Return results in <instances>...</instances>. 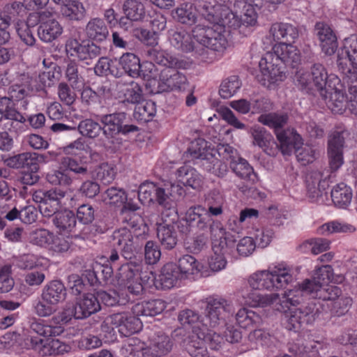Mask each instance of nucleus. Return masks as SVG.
Segmentation results:
<instances>
[{
  "label": "nucleus",
  "mask_w": 357,
  "mask_h": 357,
  "mask_svg": "<svg viewBox=\"0 0 357 357\" xmlns=\"http://www.w3.org/2000/svg\"><path fill=\"white\" fill-rule=\"evenodd\" d=\"M78 130L82 136L94 139L99 136L102 126L91 119L81 121L78 125Z\"/></svg>",
  "instance_id": "obj_63"
},
{
  "label": "nucleus",
  "mask_w": 357,
  "mask_h": 357,
  "mask_svg": "<svg viewBox=\"0 0 357 357\" xmlns=\"http://www.w3.org/2000/svg\"><path fill=\"white\" fill-rule=\"evenodd\" d=\"M30 342L32 349H39V353L43 356L62 355L68 353L71 349L69 344L59 339H52L44 343L42 339L31 337Z\"/></svg>",
  "instance_id": "obj_19"
},
{
  "label": "nucleus",
  "mask_w": 357,
  "mask_h": 357,
  "mask_svg": "<svg viewBox=\"0 0 357 357\" xmlns=\"http://www.w3.org/2000/svg\"><path fill=\"white\" fill-rule=\"evenodd\" d=\"M177 270L181 273V278H187L195 274L198 270V261L190 255H185L178 261Z\"/></svg>",
  "instance_id": "obj_61"
},
{
  "label": "nucleus",
  "mask_w": 357,
  "mask_h": 357,
  "mask_svg": "<svg viewBox=\"0 0 357 357\" xmlns=\"http://www.w3.org/2000/svg\"><path fill=\"white\" fill-rule=\"evenodd\" d=\"M77 303H67L62 312L54 316L51 319H41L32 317L29 321V327L31 332L44 337H53L61 335L64 328L58 324L69 322L73 318L82 319L78 315L79 310Z\"/></svg>",
  "instance_id": "obj_2"
},
{
  "label": "nucleus",
  "mask_w": 357,
  "mask_h": 357,
  "mask_svg": "<svg viewBox=\"0 0 357 357\" xmlns=\"http://www.w3.org/2000/svg\"><path fill=\"white\" fill-rule=\"evenodd\" d=\"M193 36L184 30H175L169 32V40L172 45L178 50L184 52H192L195 56L201 57L202 60H206L207 53L204 47L197 46L192 39Z\"/></svg>",
  "instance_id": "obj_15"
},
{
  "label": "nucleus",
  "mask_w": 357,
  "mask_h": 357,
  "mask_svg": "<svg viewBox=\"0 0 357 357\" xmlns=\"http://www.w3.org/2000/svg\"><path fill=\"white\" fill-rule=\"evenodd\" d=\"M138 272L137 266L132 262L122 264L115 275L116 283L119 287H123L136 278Z\"/></svg>",
  "instance_id": "obj_50"
},
{
  "label": "nucleus",
  "mask_w": 357,
  "mask_h": 357,
  "mask_svg": "<svg viewBox=\"0 0 357 357\" xmlns=\"http://www.w3.org/2000/svg\"><path fill=\"white\" fill-rule=\"evenodd\" d=\"M332 201L339 208H345L351 203L352 190L344 183L337 184L331 192Z\"/></svg>",
  "instance_id": "obj_41"
},
{
  "label": "nucleus",
  "mask_w": 357,
  "mask_h": 357,
  "mask_svg": "<svg viewBox=\"0 0 357 357\" xmlns=\"http://www.w3.org/2000/svg\"><path fill=\"white\" fill-rule=\"evenodd\" d=\"M241 6L243 8V12L240 15L238 14V9L236 8L238 29L241 28L242 26L248 27L255 25L257 15L254 7L251 4L247 3L240 5V7Z\"/></svg>",
  "instance_id": "obj_57"
},
{
  "label": "nucleus",
  "mask_w": 357,
  "mask_h": 357,
  "mask_svg": "<svg viewBox=\"0 0 357 357\" xmlns=\"http://www.w3.org/2000/svg\"><path fill=\"white\" fill-rule=\"evenodd\" d=\"M78 315L82 319L86 318L100 310V304L96 294H88L79 298L77 302Z\"/></svg>",
  "instance_id": "obj_39"
},
{
  "label": "nucleus",
  "mask_w": 357,
  "mask_h": 357,
  "mask_svg": "<svg viewBox=\"0 0 357 357\" xmlns=\"http://www.w3.org/2000/svg\"><path fill=\"white\" fill-rule=\"evenodd\" d=\"M230 168L241 178L255 182L257 176L248 161L240 156L230 162Z\"/></svg>",
  "instance_id": "obj_42"
},
{
  "label": "nucleus",
  "mask_w": 357,
  "mask_h": 357,
  "mask_svg": "<svg viewBox=\"0 0 357 357\" xmlns=\"http://www.w3.org/2000/svg\"><path fill=\"white\" fill-rule=\"evenodd\" d=\"M204 214L205 208L200 205L190 207L185 217L178 221V229L181 233L187 235L191 232L193 227H196L199 230L204 229L206 227V221L202 218V215Z\"/></svg>",
  "instance_id": "obj_17"
},
{
  "label": "nucleus",
  "mask_w": 357,
  "mask_h": 357,
  "mask_svg": "<svg viewBox=\"0 0 357 357\" xmlns=\"http://www.w3.org/2000/svg\"><path fill=\"white\" fill-rule=\"evenodd\" d=\"M126 119V114L123 112L105 114L100 116V121L103 124L102 127L103 135L106 139L104 146L112 150L118 149L122 139L116 135L119 133L127 135L130 132L138 131L139 128L135 125H123Z\"/></svg>",
  "instance_id": "obj_5"
},
{
  "label": "nucleus",
  "mask_w": 357,
  "mask_h": 357,
  "mask_svg": "<svg viewBox=\"0 0 357 357\" xmlns=\"http://www.w3.org/2000/svg\"><path fill=\"white\" fill-rule=\"evenodd\" d=\"M302 300L301 291L295 287L285 291L282 294V296H280L278 294V298L274 302V304L272 305L278 311L287 312V311L292 310L291 307L298 305Z\"/></svg>",
  "instance_id": "obj_28"
},
{
  "label": "nucleus",
  "mask_w": 357,
  "mask_h": 357,
  "mask_svg": "<svg viewBox=\"0 0 357 357\" xmlns=\"http://www.w3.org/2000/svg\"><path fill=\"white\" fill-rule=\"evenodd\" d=\"M124 14L131 21H142L146 15L144 5L138 0H126L123 4Z\"/></svg>",
  "instance_id": "obj_47"
},
{
  "label": "nucleus",
  "mask_w": 357,
  "mask_h": 357,
  "mask_svg": "<svg viewBox=\"0 0 357 357\" xmlns=\"http://www.w3.org/2000/svg\"><path fill=\"white\" fill-rule=\"evenodd\" d=\"M321 96L333 113L342 114L347 110V96L342 90L335 88L328 93L325 89Z\"/></svg>",
  "instance_id": "obj_30"
},
{
  "label": "nucleus",
  "mask_w": 357,
  "mask_h": 357,
  "mask_svg": "<svg viewBox=\"0 0 357 357\" xmlns=\"http://www.w3.org/2000/svg\"><path fill=\"white\" fill-rule=\"evenodd\" d=\"M269 33L274 41H280L287 44L294 43L299 36L296 26L289 23L282 22L273 24L269 30Z\"/></svg>",
  "instance_id": "obj_24"
},
{
  "label": "nucleus",
  "mask_w": 357,
  "mask_h": 357,
  "mask_svg": "<svg viewBox=\"0 0 357 357\" xmlns=\"http://www.w3.org/2000/svg\"><path fill=\"white\" fill-rule=\"evenodd\" d=\"M314 31L320 41L322 51L328 55L333 54L337 48V41L331 27L326 22H318L315 24Z\"/></svg>",
  "instance_id": "obj_20"
},
{
  "label": "nucleus",
  "mask_w": 357,
  "mask_h": 357,
  "mask_svg": "<svg viewBox=\"0 0 357 357\" xmlns=\"http://www.w3.org/2000/svg\"><path fill=\"white\" fill-rule=\"evenodd\" d=\"M248 340L256 346L270 348L274 344L275 338L264 329H256L249 333Z\"/></svg>",
  "instance_id": "obj_55"
},
{
  "label": "nucleus",
  "mask_w": 357,
  "mask_h": 357,
  "mask_svg": "<svg viewBox=\"0 0 357 357\" xmlns=\"http://www.w3.org/2000/svg\"><path fill=\"white\" fill-rule=\"evenodd\" d=\"M294 281L293 270L284 263L270 266L267 270L257 271L247 278L249 288L271 291L285 288Z\"/></svg>",
  "instance_id": "obj_1"
},
{
  "label": "nucleus",
  "mask_w": 357,
  "mask_h": 357,
  "mask_svg": "<svg viewBox=\"0 0 357 357\" xmlns=\"http://www.w3.org/2000/svg\"><path fill=\"white\" fill-rule=\"evenodd\" d=\"M202 218L206 221V227L200 229L205 231L208 229L211 240L212 241L213 250L223 251L227 247H231L236 241L235 236L229 232H227L223 225L218 220L212 219L206 213L202 215Z\"/></svg>",
  "instance_id": "obj_9"
},
{
  "label": "nucleus",
  "mask_w": 357,
  "mask_h": 357,
  "mask_svg": "<svg viewBox=\"0 0 357 357\" xmlns=\"http://www.w3.org/2000/svg\"><path fill=\"white\" fill-rule=\"evenodd\" d=\"M156 106L153 101H146L143 105L138 104L135 108L133 117L138 121L149 122L155 115Z\"/></svg>",
  "instance_id": "obj_58"
},
{
  "label": "nucleus",
  "mask_w": 357,
  "mask_h": 357,
  "mask_svg": "<svg viewBox=\"0 0 357 357\" xmlns=\"http://www.w3.org/2000/svg\"><path fill=\"white\" fill-rule=\"evenodd\" d=\"M318 308L314 302L294 310L283 312L282 324L288 331H298L303 324H312L317 318Z\"/></svg>",
  "instance_id": "obj_7"
},
{
  "label": "nucleus",
  "mask_w": 357,
  "mask_h": 357,
  "mask_svg": "<svg viewBox=\"0 0 357 357\" xmlns=\"http://www.w3.org/2000/svg\"><path fill=\"white\" fill-rule=\"evenodd\" d=\"M225 199L218 192H210L206 198V204L208 207L207 214L211 217L218 216L223 213Z\"/></svg>",
  "instance_id": "obj_56"
},
{
  "label": "nucleus",
  "mask_w": 357,
  "mask_h": 357,
  "mask_svg": "<svg viewBox=\"0 0 357 357\" xmlns=\"http://www.w3.org/2000/svg\"><path fill=\"white\" fill-rule=\"evenodd\" d=\"M174 17L182 24L192 25L197 20V13L193 3H183L174 12Z\"/></svg>",
  "instance_id": "obj_46"
},
{
  "label": "nucleus",
  "mask_w": 357,
  "mask_h": 357,
  "mask_svg": "<svg viewBox=\"0 0 357 357\" xmlns=\"http://www.w3.org/2000/svg\"><path fill=\"white\" fill-rule=\"evenodd\" d=\"M205 335L202 331L193 333L185 342L187 352L192 357H208Z\"/></svg>",
  "instance_id": "obj_31"
},
{
  "label": "nucleus",
  "mask_w": 357,
  "mask_h": 357,
  "mask_svg": "<svg viewBox=\"0 0 357 357\" xmlns=\"http://www.w3.org/2000/svg\"><path fill=\"white\" fill-rule=\"evenodd\" d=\"M61 14L69 20L80 21L85 17L86 10L82 3L75 0L61 7Z\"/></svg>",
  "instance_id": "obj_49"
},
{
  "label": "nucleus",
  "mask_w": 357,
  "mask_h": 357,
  "mask_svg": "<svg viewBox=\"0 0 357 357\" xmlns=\"http://www.w3.org/2000/svg\"><path fill=\"white\" fill-rule=\"evenodd\" d=\"M117 87L124 91L125 101L132 104H139L144 99L142 89L141 86L135 82H131L129 84L119 82Z\"/></svg>",
  "instance_id": "obj_45"
},
{
  "label": "nucleus",
  "mask_w": 357,
  "mask_h": 357,
  "mask_svg": "<svg viewBox=\"0 0 357 357\" xmlns=\"http://www.w3.org/2000/svg\"><path fill=\"white\" fill-rule=\"evenodd\" d=\"M250 133L253 138L254 144L261 148L266 154L273 156L278 153L279 145L264 128L254 126L250 128Z\"/></svg>",
  "instance_id": "obj_21"
},
{
  "label": "nucleus",
  "mask_w": 357,
  "mask_h": 357,
  "mask_svg": "<svg viewBox=\"0 0 357 357\" xmlns=\"http://www.w3.org/2000/svg\"><path fill=\"white\" fill-rule=\"evenodd\" d=\"M177 68H165L161 70L156 93L181 91L186 89L188 79L184 74L177 70Z\"/></svg>",
  "instance_id": "obj_13"
},
{
  "label": "nucleus",
  "mask_w": 357,
  "mask_h": 357,
  "mask_svg": "<svg viewBox=\"0 0 357 357\" xmlns=\"http://www.w3.org/2000/svg\"><path fill=\"white\" fill-rule=\"evenodd\" d=\"M62 164L67 169L79 176L86 177L89 174V164L80 157H65Z\"/></svg>",
  "instance_id": "obj_53"
},
{
  "label": "nucleus",
  "mask_w": 357,
  "mask_h": 357,
  "mask_svg": "<svg viewBox=\"0 0 357 357\" xmlns=\"http://www.w3.org/2000/svg\"><path fill=\"white\" fill-rule=\"evenodd\" d=\"M6 164L10 167L14 169L27 167L28 169H39L36 154L29 152L20 153L8 158Z\"/></svg>",
  "instance_id": "obj_40"
},
{
  "label": "nucleus",
  "mask_w": 357,
  "mask_h": 357,
  "mask_svg": "<svg viewBox=\"0 0 357 357\" xmlns=\"http://www.w3.org/2000/svg\"><path fill=\"white\" fill-rule=\"evenodd\" d=\"M54 226L61 234H68L75 230L77 225L76 217L74 213L64 210L56 213L52 219Z\"/></svg>",
  "instance_id": "obj_35"
},
{
  "label": "nucleus",
  "mask_w": 357,
  "mask_h": 357,
  "mask_svg": "<svg viewBox=\"0 0 357 357\" xmlns=\"http://www.w3.org/2000/svg\"><path fill=\"white\" fill-rule=\"evenodd\" d=\"M85 32L88 38L97 43L105 40L109 36V30L105 22L98 17L93 18L88 22Z\"/></svg>",
  "instance_id": "obj_34"
},
{
  "label": "nucleus",
  "mask_w": 357,
  "mask_h": 357,
  "mask_svg": "<svg viewBox=\"0 0 357 357\" xmlns=\"http://www.w3.org/2000/svg\"><path fill=\"white\" fill-rule=\"evenodd\" d=\"M36 84V79L29 73H17L13 83L8 90V95L13 101L22 100L30 96L34 90H39Z\"/></svg>",
  "instance_id": "obj_14"
},
{
  "label": "nucleus",
  "mask_w": 357,
  "mask_h": 357,
  "mask_svg": "<svg viewBox=\"0 0 357 357\" xmlns=\"http://www.w3.org/2000/svg\"><path fill=\"white\" fill-rule=\"evenodd\" d=\"M41 297L57 305L66 299V289L61 281L52 280L43 288Z\"/></svg>",
  "instance_id": "obj_33"
},
{
  "label": "nucleus",
  "mask_w": 357,
  "mask_h": 357,
  "mask_svg": "<svg viewBox=\"0 0 357 357\" xmlns=\"http://www.w3.org/2000/svg\"><path fill=\"white\" fill-rule=\"evenodd\" d=\"M119 65L129 76L138 77L140 75V61L135 54L130 52L123 54L119 59Z\"/></svg>",
  "instance_id": "obj_43"
},
{
  "label": "nucleus",
  "mask_w": 357,
  "mask_h": 357,
  "mask_svg": "<svg viewBox=\"0 0 357 357\" xmlns=\"http://www.w3.org/2000/svg\"><path fill=\"white\" fill-rule=\"evenodd\" d=\"M348 87L347 95V109L351 114H357V75L352 74L347 77Z\"/></svg>",
  "instance_id": "obj_54"
},
{
  "label": "nucleus",
  "mask_w": 357,
  "mask_h": 357,
  "mask_svg": "<svg viewBox=\"0 0 357 357\" xmlns=\"http://www.w3.org/2000/svg\"><path fill=\"white\" fill-rule=\"evenodd\" d=\"M66 77L73 88H80L84 84V79L79 71V65L75 61H70L67 64Z\"/></svg>",
  "instance_id": "obj_62"
},
{
  "label": "nucleus",
  "mask_w": 357,
  "mask_h": 357,
  "mask_svg": "<svg viewBox=\"0 0 357 357\" xmlns=\"http://www.w3.org/2000/svg\"><path fill=\"white\" fill-rule=\"evenodd\" d=\"M65 49L68 55L77 58L86 65H91L94 59L103 54V49L93 42L80 43L77 39L73 38L66 40Z\"/></svg>",
  "instance_id": "obj_8"
},
{
  "label": "nucleus",
  "mask_w": 357,
  "mask_h": 357,
  "mask_svg": "<svg viewBox=\"0 0 357 357\" xmlns=\"http://www.w3.org/2000/svg\"><path fill=\"white\" fill-rule=\"evenodd\" d=\"M182 278L176 265L174 263H167L162 268L160 274L156 279L155 286L162 289H169Z\"/></svg>",
  "instance_id": "obj_27"
},
{
  "label": "nucleus",
  "mask_w": 357,
  "mask_h": 357,
  "mask_svg": "<svg viewBox=\"0 0 357 357\" xmlns=\"http://www.w3.org/2000/svg\"><path fill=\"white\" fill-rule=\"evenodd\" d=\"M259 67L263 76L261 80L263 85H266V82L275 84L283 81L286 77L285 73L282 68L279 66L278 61H274L273 53H267L266 57L261 59Z\"/></svg>",
  "instance_id": "obj_16"
},
{
  "label": "nucleus",
  "mask_w": 357,
  "mask_h": 357,
  "mask_svg": "<svg viewBox=\"0 0 357 357\" xmlns=\"http://www.w3.org/2000/svg\"><path fill=\"white\" fill-rule=\"evenodd\" d=\"M310 74L315 89L319 91L320 95H323L328 78L325 67L321 63H314L311 67Z\"/></svg>",
  "instance_id": "obj_51"
},
{
  "label": "nucleus",
  "mask_w": 357,
  "mask_h": 357,
  "mask_svg": "<svg viewBox=\"0 0 357 357\" xmlns=\"http://www.w3.org/2000/svg\"><path fill=\"white\" fill-rule=\"evenodd\" d=\"M259 122L275 130L277 138L280 142V149L284 155H289L295 145L301 140V136L293 129L281 130L287 123L288 115L284 113H269L261 114L258 118Z\"/></svg>",
  "instance_id": "obj_3"
},
{
  "label": "nucleus",
  "mask_w": 357,
  "mask_h": 357,
  "mask_svg": "<svg viewBox=\"0 0 357 357\" xmlns=\"http://www.w3.org/2000/svg\"><path fill=\"white\" fill-rule=\"evenodd\" d=\"M105 91V87H98L95 91L90 87L84 88L81 93V100L83 104L89 107L90 109H94L102 103V96Z\"/></svg>",
  "instance_id": "obj_48"
},
{
  "label": "nucleus",
  "mask_w": 357,
  "mask_h": 357,
  "mask_svg": "<svg viewBox=\"0 0 357 357\" xmlns=\"http://www.w3.org/2000/svg\"><path fill=\"white\" fill-rule=\"evenodd\" d=\"M147 58L158 64L165 66V68L178 67L185 68L186 63L179 60L164 50H158L151 47L146 51Z\"/></svg>",
  "instance_id": "obj_29"
},
{
  "label": "nucleus",
  "mask_w": 357,
  "mask_h": 357,
  "mask_svg": "<svg viewBox=\"0 0 357 357\" xmlns=\"http://www.w3.org/2000/svg\"><path fill=\"white\" fill-rule=\"evenodd\" d=\"M348 59L354 68L357 69V36L353 35L344 40V47L337 54V63L344 68Z\"/></svg>",
  "instance_id": "obj_26"
},
{
  "label": "nucleus",
  "mask_w": 357,
  "mask_h": 357,
  "mask_svg": "<svg viewBox=\"0 0 357 357\" xmlns=\"http://www.w3.org/2000/svg\"><path fill=\"white\" fill-rule=\"evenodd\" d=\"M273 50V54L275 61H281L291 68H295L300 63V52L291 44L280 43L274 46Z\"/></svg>",
  "instance_id": "obj_22"
},
{
  "label": "nucleus",
  "mask_w": 357,
  "mask_h": 357,
  "mask_svg": "<svg viewBox=\"0 0 357 357\" xmlns=\"http://www.w3.org/2000/svg\"><path fill=\"white\" fill-rule=\"evenodd\" d=\"M157 237L161 246L166 250H172L178 243L176 227L171 222H157Z\"/></svg>",
  "instance_id": "obj_25"
},
{
  "label": "nucleus",
  "mask_w": 357,
  "mask_h": 357,
  "mask_svg": "<svg viewBox=\"0 0 357 357\" xmlns=\"http://www.w3.org/2000/svg\"><path fill=\"white\" fill-rule=\"evenodd\" d=\"M95 178L103 185L110 184L115 178L116 171L113 165L102 163L95 169Z\"/></svg>",
  "instance_id": "obj_64"
},
{
  "label": "nucleus",
  "mask_w": 357,
  "mask_h": 357,
  "mask_svg": "<svg viewBox=\"0 0 357 357\" xmlns=\"http://www.w3.org/2000/svg\"><path fill=\"white\" fill-rule=\"evenodd\" d=\"M236 319L238 325L244 328L258 324L261 321L258 314L244 307L237 312L236 314Z\"/></svg>",
  "instance_id": "obj_60"
},
{
  "label": "nucleus",
  "mask_w": 357,
  "mask_h": 357,
  "mask_svg": "<svg viewBox=\"0 0 357 357\" xmlns=\"http://www.w3.org/2000/svg\"><path fill=\"white\" fill-rule=\"evenodd\" d=\"M227 3H222L216 4L215 11L212 14L213 20H208V22L213 24V26H223L225 30L226 26L236 29H238L236 8H238V5H236L235 2L234 3V10H232Z\"/></svg>",
  "instance_id": "obj_18"
},
{
  "label": "nucleus",
  "mask_w": 357,
  "mask_h": 357,
  "mask_svg": "<svg viewBox=\"0 0 357 357\" xmlns=\"http://www.w3.org/2000/svg\"><path fill=\"white\" fill-rule=\"evenodd\" d=\"M173 347L170 337L163 333H158L151 339L149 351L155 357H161L169 354Z\"/></svg>",
  "instance_id": "obj_36"
},
{
  "label": "nucleus",
  "mask_w": 357,
  "mask_h": 357,
  "mask_svg": "<svg viewBox=\"0 0 357 357\" xmlns=\"http://www.w3.org/2000/svg\"><path fill=\"white\" fill-rule=\"evenodd\" d=\"M166 308V303L161 299L144 301L134 305L132 312L136 316L154 317L160 314Z\"/></svg>",
  "instance_id": "obj_32"
},
{
  "label": "nucleus",
  "mask_w": 357,
  "mask_h": 357,
  "mask_svg": "<svg viewBox=\"0 0 357 357\" xmlns=\"http://www.w3.org/2000/svg\"><path fill=\"white\" fill-rule=\"evenodd\" d=\"M178 181L185 185L191 187L193 189L199 188L203 183L201 174L193 167L184 165L177 170Z\"/></svg>",
  "instance_id": "obj_37"
},
{
  "label": "nucleus",
  "mask_w": 357,
  "mask_h": 357,
  "mask_svg": "<svg viewBox=\"0 0 357 357\" xmlns=\"http://www.w3.org/2000/svg\"><path fill=\"white\" fill-rule=\"evenodd\" d=\"M234 313L232 303L222 298H209L204 310L202 327L212 328L227 326V320Z\"/></svg>",
  "instance_id": "obj_6"
},
{
  "label": "nucleus",
  "mask_w": 357,
  "mask_h": 357,
  "mask_svg": "<svg viewBox=\"0 0 357 357\" xmlns=\"http://www.w3.org/2000/svg\"><path fill=\"white\" fill-rule=\"evenodd\" d=\"M193 39L197 43V46L207 50L205 56L212 60L213 56H209V52H223L227 45L225 37V30L221 26H206L202 24H197L192 30Z\"/></svg>",
  "instance_id": "obj_4"
},
{
  "label": "nucleus",
  "mask_w": 357,
  "mask_h": 357,
  "mask_svg": "<svg viewBox=\"0 0 357 357\" xmlns=\"http://www.w3.org/2000/svg\"><path fill=\"white\" fill-rule=\"evenodd\" d=\"M63 32V28L55 20H49L40 23L38 28V36L45 43H50Z\"/></svg>",
  "instance_id": "obj_38"
},
{
  "label": "nucleus",
  "mask_w": 357,
  "mask_h": 357,
  "mask_svg": "<svg viewBox=\"0 0 357 357\" xmlns=\"http://www.w3.org/2000/svg\"><path fill=\"white\" fill-rule=\"evenodd\" d=\"M202 166L207 172L220 178L224 177L228 172L227 165L213 155H210L208 158H205L202 163Z\"/></svg>",
  "instance_id": "obj_52"
},
{
  "label": "nucleus",
  "mask_w": 357,
  "mask_h": 357,
  "mask_svg": "<svg viewBox=\"0 0 357 357\" xmlns=\"http://www.w3.org/2000/svg\"><path fill=\"white\" fill-rule=\"evenodd\" d=\"M178 320L184 327L192 328V333L202 331V323L200 321V315L198 312L185 309L179 312Z\"/></svg>",
  "instance_id": "obj_44"
},
{
  "label": "nucleus",
  "mask_w": 357,
  "mask_h": 357,
  "mask_svg": "<svg viewBox=\"0 0 357 357\" xmlns=\"http://www.w3.org/2000/svg\"><path fill=\"white\" fill-rule=\"evenodd\" d=\"M137 237L126 227L115 230L112 236V243L126 259H132L137 252Z\"/></svg>",
  "instance_id": "obj_11"
},
{
  "label": "nucleus",
  "mask_w": 357,
  "mask_h": 357,
  "mask_svg": "<svg viewBox=\"0 0 357 357\" xmlns=\"http://www.w3.org/2000/svg\"><path fill=\"white\" fill-rule=\"evenodd\" d=\"M32 17L33 16L30 15L27 22H18L16 28L17 34L22 41L29 46H33L36 43V38L33 36L34 25L29 24V21Z\"/></svg>",
  "instance_id": "obj_59"
},
{
  "label": "nucleus",
  "mask_w": 357,
  "mask_h": 357,
  "mask_svg": "<svg viewBox=\"0 0 357 357\" xmlns=\"http://www.w3.org/2000/svg\"><path fill=\"white\" fill-rule=\"evenodd\" d=\"M349 136V132L345 129L335 130L328 136L327 151L332 171H336L343 164V149Z\"/></svg>",
  "instance_id": "obj_12"
},
{
  "label": "nucleus",
  "mask_w": 357,
  "mask_h": 357,
  "mask_svg": "<svg viewBox=\"0 0 357 357\" xmlns=\"http://www.w3.org/2000/svg\"><path fill=\"white\" fill-rule=\"evenodd\" d=\"M257 290L249 289V287H243L240 289L239 294L245 305L251 307H266L274 304L278 298L277 293L262 295Z\"/></svg>",
  "instance_id": "obj_23"
},
{
  "label": "nucleus",
  "mask_w": 357,
  "mask_h": 357,
  "mask_svg": "<svg viewBox=\"0 0 357 357\" xmlns=\"http://www.w3.org/2000/svg\"><path fill=\"white\" fill-rule=\"evenodd\" d=\"M135 314L128 312L112 314L106 317L102 326H109L112 328H117L119 332L123 336L128 337L137 333L142 328V321Z\"/></svg>",
  "instance_id": "obj_10"
}]
</instances>
